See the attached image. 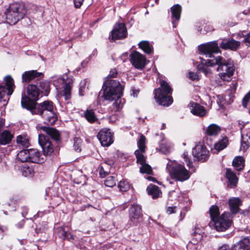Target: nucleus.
I'll return each instance as SVG.
<instances>
[{
  "label": "nucleus",
  "mask_w": 250,
  "mask_h": 250,
  "mask_svg": "<svg viewBox=\"0 0 250 250\" xmlns=\"http://www.w3.org/2000/svg\"><path fill=\"white\" fill-rule=\"evenodd\" d=\"M138 149L135 151V155L137 159V163L140 165L146 163V158L144 153L146 152V138L143 135H141L137 142Z\"/></svg>",
  "instance_id": "8"
},
{
  "label": "nucleus",
  "mask_w": 250,
  "mask_h": 250,
  "mask_svg": "<svg viewBox=\"0 0 250 250\" xmlns=\"http://www.w3.org/2000/svg\"><path fill=\"white\" fill-rule=\"evenodd\" d=\"M182 7L179 4H175L171 7L172 23L174 28L176 27V22L180 18Z\"/></svg>",
  "instance_id": "20"
},
{
  "label": "nucleus",
  "mask_w": 250,
  "mask_h": 250,
  "mask_svg": "<svg viewBox=\"0 0 250 250\" xmlns=\"http://www.w3.org/2000/svg\"><path fill=\"white\" fill-rule=\"evenodd\" d=\"M39 129L42 130L55 141H59L60 138V133L56 129L45 126H39Z\"/></svg>",
  "instance_id": "21"
},
{
  "label": "nucleus",
  "mask_w": 250,
  "mask_h": 250,
  "mask_svg": "<svg viewBox=\"0 0 250 250\" xmlns=\"http://www.w3.org/2000/svg\"><path fill=\"white\" fill-rule=\"evenodd\" d=\"M142 210L141 206L133 204L129 208V222L133 226H136L142 221Z\"/></svg>",
  "instance_id": "7"
},
{
  "label": "nucleus",
  "mask_w": 250,
  "mask_h": 250,
  "mask_svg": "<svg viewBox=\"0 0 250 250\" xmlns=\"http://www.w3.org/2000/svg\"><path fill=\"white\" fill-rule=\"evenodd\" d=\"M160 87L154 91V98L159 104L168 106L172 103L173 100L169 94H171L172 89L168 83L165 81H160Z\"/></svg>",
  "instance_id": "5"
},
{
  "label": "nucleus",
  "mask_w": 250,
  "mask_h": 250,
  "mask_svg": "<svg viewBox=\"0 0 250 250\" xmlns=\"http://www.w3.org/2000/svg\"><path fill=\"white\" fill-rule=\"evenodd\" d=\"M132 91L133 93L132 94L134 97H136L139 92L138 90H136L135 89H132Z\"/></svg>",
  "instance_id": "59"
},
{
  "label": "nucleus",
  "mask_w": 250,
  "mask_h": 250,
  "mask_svg": "<svg viewBox=\"0 0 250 250\" xmlns=\"http://www.w3.org/2000/svg\"><path fill=\"white\" fill-rule=\"evenodd\" d=\"M242 138L241 147L244 150L247 149L250 146V135H247L246 137L242 136Z\"/></svg>",
  "instance_id": "42"
},
{
  "label": "nucleus",
  "mask_w": 250,
  "mask_h": 250,
  "mask_svg": "<svg viewBox=\"0 0 250 250\" xmlns=\"http://www.w3.org/2000/svg\"><path fill=\"white\" fill-rule=\"evenodd\" d=\"M146 190L148 194L152 196L153 199L158 198L161 193L159 187L155 185H149L147 187Z\"/></svg>",
  "instance_id": "30"
},
{
  "label": "nucleus",
  "mask_w": 250,
  "mask_h": 250,
  "mask_svg": "<svg viewBox=\"0 0 250 250\" xmlns=\"http://www.w3.org/2000/svg\"><path fill=\"white\" fill-rule=\"evenodd\" d=\"M83 116L90 123H93L98 120L94 110L91 109L86 110L83 113Z\"/></svg>",
  "instance_id": "31"
},
{
  "label": "nucleus",
  "mask_w": 250,
  "mask_h": 250,
  "mask_svg": "<svg viewBox=\"0 0 250 250\" xmlns=\"http://www.w3.org/2000/svg\"><path fill=\"white\" fill-rule=\"evenodd\" d=\"M84 0H74V3L75 8H80L83 4Z\"/></svg>",
  "instance_id": "52"
},
{
  "label": "nucleus",
  "mask_w": 250,
  "mask_h": 250,
  "mask_svg": "<svg viewBox=\"0 0 250 250\" xmlns=\"http://www.w3.org/2000/svg\"><path fill=\"white\" fill-rule=\"evenodd\" d=\"M26 91L28 96L24 94L22 95V97L25 96L31 101H35V102L38 100L41 93L38 84L31 83L28 84L26 88Z\"/></svg>",
  "instance_id": "15"
},
{
  "label": "nucleus",
  "mask_w": 250,
  "mask_h": 250,
  "mask_svg": "<svg viewBox=\"0 0 250 250\" xmlns=\"http://www.w3.org/2000/svg\"><path fill=\"white\" fill-rule=\"evenodd\" d=\"M104 185L106 187H113L116 185V179L114 176H109L104 181Z\"/></svg>",
  "instance_id": "43"
},
{
  "label": "nucleus",
  "mask_w": 250,
  "mask_h": 250,
  "mask_svg": "<svg viewBox=\"0 0 250 250\" xmlns=\"http://www.w3.org/2000/svg\"><path fill=\"white\" fill-rule=\"evenodd\" d=\"M203 233L202 230L199 227H196L193 232L192 233V236L196 235V234Z\"/></svg>",
  "instance_id": "53"
},
{
  "label": "nucleus",
  "mask_w": 250,
  "mask_h": 250,
  "mask_svg": "<svg viewBox=\"0 0 250 250\" xmlns=\"http://www.w3.org/2000/svg\"><path fill=\"white\" fill-rule=\"evenodd\" d=\"M250 99V91L247 93L245 96L244 97L242 101V104L244 107H247V104L248 102L249 101Z\"/></svg>",
  "instance_id": "49"
},
{
  "label": "nucleus",
  "mask_w": 250,
  "mask_h": 250,
  "mask_svg": "<svg viewBox=\"0 0 250 250\" xmlns=\"http://www.w3.org/2000/svg\"><path fill=\"white\" fill-rule=\"evenodd\" d=\"M192 154L198 161L202 162L206 161L209 157V151L205 146L202 145H197L193 148Z\"/></svg>",
  "instance_id": "13"
},
{
  "label": "nucleus",
  "mask_w": 250,
  "mask_h": 250,
  "mask_svg": "<svg viewBox=\"0 0 250 250\" xmlns=\"http://www.w3.org/2000/svg\"><path fill=\"white\" fill-rule=\"evenodd\" d=\"M17 145L27 147L29 145V138L27 135H19L17 137Z\"/></svg>",
  "instance_id": "36"
},
{
  "label": "nucleus",
  "mask_w": 250,
  "mask_h": 250,
  "mask_svg": "<svg viewBox=\"0 0 250 250\" xmlns=\"http://www.w3.org/2000/svg\"><path fill=\"white\" fill-rule=\"evenodd\" d=\"M209 59V58H208V59L206 61L205 60H204L203 58H200L201 60V64H199L197 66L198 69L199 70H201L203 72H204L207 76L211 73L210 69L208 68L209 66L206 63V62Z\"/></svg>",
  "instance_id": "37"
},
{
  "label": "nucleus",
  "mask_w": 250,
  "mask_h": 250,
  "mask_svg": "<svg viewBox=\"0 0 250 250\" xmlns=\"http://www.w3.org/2000/svg\"><path fill=\"white\" fill-rule=\"evenodd\" d=\"M169 174L172 179L180 182L188 180L190 176V173L185 167L180 164H173L169 171Z\"/></svg>",
  "instance_id": "6"
},
{
  "label": "nucleus",
  "mask_w": 250,
  "mask_h": 250,
  "mask_svg": "<svg viewBox=\"0 0 250 250\" xmlns=\"http://www.w3.org/2000/svg\"><path fill=\"white\" fill-rule=\"evenodd\" d=\"M175 209H176L175 207H169L167 208V212L168 214H170L171 213L175 212Z\"/></svg>",
  "instance_id": "56"
},
{
  "label": "nucleus",
  "mask_w": 250,
  "mask_h": 250,
  "mask_svg": "<svg viewBox=\"0 0 250 250\" xmlns=\"http://www.w3.org/2000/svg\"><path fill=\"white\" fill-rule=\"evenodd\" d=\"M117 74V70L116 69H112L110 71V73L109 74V75H108V77H107V79L106 80V81L104 83V85H103V89H104V83H105L107 81H109V80H112L111 79H110L111 78H114L116 76Z\"/></svg>",
  "instance_id": "46"
},
{
  "label": "nucleus",
  "mask_w": 250,
  "mask_h": 250,
  "mask_svg": "<svg viewBox=\"0 0 250 250\" xmlns=\"http://www.w3.org/2000/svg\"><path fill=\"white\" fill-rule=\"evenodd\" d=\"M183 158L185 159V161L187 162V165L190 167L192 166V163L189 159L187 152H184L183 153Z\"/></svg>",
  "instance_id": "50"
},
{
  "label": "nucleus",
  "mask_w": 250,
  "mask_h": 250,
  "mask_svg": "<svg viewBox=\"0 0 250 250\" xmlns=\"http://www.w3.org/2000/svg\"><path fill=\"white\" fill-rule=\"evenodd\" d=\"M22 175L24 177H31L34 174V170L32 167H29L27 164L23 165L19 169Z\"/></svg>",
  "instance_id": "32"
},
{
  "label": "nucleus",
  "mask_w": 250,
  "mask_h": 250,
  "mask_svg": "<svg viewBox=\"0 0 250 250\" xmlns=\"http://www.w3.org/2000/svg\"><path fill=\"white\" fill-rule=\"evenodd\" d=\"M226 175L230 185L233 187H235L238 181V178L235 174L231 169H227Z\"/></svg>",
  "instance_id": "28"
},
{
  "label": "nucleus",
  "mask_w": 250,
  "mask_h": 250,
  "mask_svg": "<svg viewBox=\"0 0 250 250\" xmlns=\"http://www.w3.org/2000/svg\"><path fill=\"white\" fill-rule=\"evenodd\" d=\"M165 126H166L165 124H163V125H162V128H161V129H164V128H165Z\"/></svg>",
  "instance_id": "63"
},
{
  "label": "nucleus",
  "mask_w": 250,
  "mask_h": 250,
  "mask_svg": "<svg viewBox=\"0 0 250 250\" xmlns=\"http://www.w3.org/2000/svg\"><path fill=\"white\" fill-rule=\"evenodd\" d=\"M241 201L238 198H232L229 200V206L231 211L233 213H236L239 209Z\"/></svg>",
  "instance_id": "25"
},
{
  "label": "nucleus",
  "mask_w": 250,
  "mask_h": 250,
  "mask_svg": "<svg viewBox=\"0 0 250 250\" xmlns=\"http://www.w3.org/2000/svg\"><path fill=\"white\" fill-rule=\"evenodd\" d=\"M42 155L36 149H29L28 153V162L42 163L44 161Z\"/></svg>",
  "instance_id": "17"
},
{
  "label": "nucleus",
  "mask_w": 250,
  "mask_h": 250,
  "mask_svg": "<svg viewBox=\"0 0 250 250\" xmlns=\"http://www.w3.org/2000/svg\"><path fill=\"white\" fill-rule=\"evenodd\" d=\"M38 141L44 155H50L53 152V145L47 137L43 134H39Z\"/></svg>",
  "instance_id": "14"
},
{
  "label": "nucleus",
  "mask_w": 250,
  "mask_h": 250,
  "mask_svg": "<svg viewBox=\"0 0 250 250\" xmlns=\"http://www.w3.org/2000/svg\"><path fill=\"white\" fill-rule=\"evenodd\" d=\"M190 105V112L193 115L199 117H203L206 115V110L203 106L194 102H191Z\"/></svg>",
  "instance_id": "19"
},
{
  "label": "nucleus",
  "mask_w": 250,
  "mask_h": 250,
  "mask_svg": "<svg viewBox=\"0 0 250 250\" xmlns=\"http://www.w3.org/2000/svg\"><path fill=\"white\" fill-rule=\"evenodd\" d=\"M232 250H244V248L242 246L241 241H239L236 244L232 247Z\"/></svg>",
  "instance_id": "48"
},
{
  "label": "nucleus",
  "mask_w": 250,
  "mask_h": 250,
  "mask_svg": "<svg viewBox=\"0 0 250 250\" xmlns=\"http://www.w3.org/2000/svg\"><path fill=\"white\" fill-rule=\"evenodd\" d=\"M80 92V95H81V96H83V94L82 93V87H81L80 88V92Z\"/></svg>",
  "instance_id": "62"
},
{
  "label": "nucleus",
  "mask_w": 250,
  "mask_h": 250,
  "mask_svg": "<svg viewBox=\"0 0 250 250\" xmlns=\"http://www.w3.org/2000/svg\"><path fill=\"white\" fill-rule=\"evenodd\" d=\"M12 10V5H10L9 8L5 11V14L6 15L7 22L10 24L15 25L16 24V17L15 15H14L13 17L12 16L11 12H13L14 14L15 13L14 11Z\"/></svg>",
  "instance_id": "34"
},
{
  "label": "nucleus",
  "mask_w": 250,
  "mask_h": 250,
  "mask_svg": "<svg viewBox=\"0 0 250 250\" xmlns=\"http://www.w3.org/2000/svg\"><path fill=\"white\" fill-rule=\"evenodd\" d=\"M244 33H245V31H242L237 34L238 37L239 38H241L242 37H245V39L244 40V42L247 43L249 44H250V32L247 35H245Z\"/></svg>",
  "instance_id": "45"
},
{
  "label": "nucleus",
  "mask_w": 250,
  "mask_h": 250,
  "mask_svg": "<svg viewBox=\"0 0 250 250\" xmlns=\"http://www.w3.org/2000/svg\"><path fill=\"white\" fill-rule=\"evenodd\" d=\"M41 94L47 96L50 90V83L47 81H41L38 84Z\"/></svg>",
  "instance_id": "24"
},
{
  "label": "nucleus",
  "mask_w": 250,
  "mask_h": 250,
  "mask_svg": "<svg viewBox=\"0 0 250 250\" xmlns=\"http://www.w3.org/2000/svg\"><path fill=\"white\" fill-rule=\"evenodd\" d=\"M5 87L3 85H0V100L5 97L11 95L14 91V81L10 75L4 78Z\"/></svg>",
  "instance_id": "9"
},
{
  "label": "nucleus",
  "mask_w": 250,
  "mask_h": 250,
  "mask_svg": "<svg viewBox=\"0 0 250 250\" xmlns=\"http://www.w3.org/2000/svg\"><path fill=\"white\" fill-rule=\"evenodd\" d=\"M43 74L42 73L32 70L24 72L22 75V80L23 82L29 83L33 80H38L43 78Z\"/></svg>",
  "instance_id": "16"
},
{
  "label": "nucleus",
  "mask_w": 250,
  "mask_h": 250,
  "mask_svg": "<svg viewBox=\"0 0 250 250\" xmlns=\"http://www.w3.org/2000/svg\"><path fill=\"white\" fill-rule=\"evenodd\" d=\"M72 82V79H69L68 83L64 85L63 96L65 100H68L70 98L71 84Z\"/></svg>",
  "instance_id": "38"
},
{
  "label": "nucleus",
  "mask_w": 250,
  "mask_h": 250,
  "mask_svg": "<svg viewBox=\"0 0 250 250\" xmlns=\"http://www.w3.org/2000/svg\"><path fill=\"white\" fill-rule=\"evenodd\" d=\"M138 45L141 49L147 54H151L153 52V45L148 41H142L139 43Z\"/></svg>",
  "instance_id": "26"
},
{
  "label": "nucleus",
  "mask_w": 250,
  "mask_h": 250,
  "mask_svg": "<svg viewBox=\"0 0 250 250\" xmlns=\"http://www.w3.org/2000/svg\"><path fill=\"white\" fill-rule=\"evenodd\" d=\"M232 166L238 171L242 170L245 166V160L241 156L235 157L232 162Z\"/></svg>",
  "instance_id": "29"
},
{
  "label": "nucleus",
  "mask_w": 250,
  "mask_h": 250,
  "mask_svg": "<svg viewBox=\"0 0 250 250\" xmlns=\"http://www.w3.org/2000/svg\"><path fill=\"white\" fill-rule=\"evenodd\" d=\"M130 60L132 65L138 69H143L146 64V57L136 51L131 53Z\"/></svg>",
  "instance_id": "10"
},
{
  "label": "nucleus",
  "mask_w": 250,
  "mask_h": 250,
  "mask_svg": "<svg viewBox=\"0 0 250 250\" xmlns=\"http://www.w3.org/2000/svg\"><path fill=\"white\" fill-rule=\"evenodd\" d=\"M198 49L202 54L209 58L206 62L208 66L218 65L217 71L222 80L228 82L230 80L234 71L233 64L222 57H215L212 55L220 50L216 41L201 44L198 46Z\"/></svg>",
  "instance_id": "1"
},
{
  "label": "nucleus",
  "mask_w": 250,
  "mask_h": 250,
  "mask_svg": "<svg viewBox=\"0 0 250 250\" xmlns=\"http://www.w3.org/2000/svg\"><path fill=\"white\" fill-rule=\"evenodd\" d=\"M62 239H67L68 240H70V239H74V236L73 235L69 233H68L66 231L64 230L62 231Z\"/></svg>",
  "instance_id": "47"
},
{
  "label": "nucleus",
  "mask_w": 250,
  "mask_h": 250,
  "mask_svg": "<svg viewBox=\"0 0 250 250\" xmlns=\"http://www.w3.org/2000/svg\"><path fill=\"white\" fill-rule=\"evenodd\" d=\"M112 40H121L126 37L127 30L125 24L123 23H116L111 32Z\"/></svg>",
  "instance_id": "12"
},
{
  "label": "nucleus",
  "mask_w": 250,
  "mask_h": 250,
  "mask_svg": "<svg viewBox=\"0 0 250 250\" xmlns=\"http://www.w3.org/2000/svg\"><path fill=\"white\" fill-rule=\"evenodd\" d=\"M22 211L21 214L23 217H25L28 212V208L25 207H23L22 208Z\"/></svg>",
  "instance_id": "57"
},
{
  "label": "nucleus",
  "mask_w": 250,
  "mask_h": 250,
  "mask_svg": "<svg viewBox=\"0 0 250 250\" xmlns=\"http://www.w3.org/2000/svg\"><path fill=\"white\" fill-rule=\"evenodd\" d=\"M220 47L224 49H230L231 50H236L240 45V42L235 41L233 39L228 40H223L220 44Z\"/></svg>",
  "instance_id": "18"
},
{
  "label": "nucleus",
  "mask_w": 250,
  "mask_h": 250,
  "mask_svg": "<svg viewBox=\"0 0 250 250\" xmlns=\"http://www.w3.org/2000/svg\"><path fill=\"white\" fill-rule=\"evenodd\" d=\"M21 104L23 108L29 110L32 114L41 116L45 124L51 125L57 120L55 106L50 101L47 100L38 104L24 96L21 98Z\"/></svg>",
  "instance_id": "2"
},
{
  "label": "nucleus",
  "mask_w": 250,
  "mask_h": 250,
  "mask_svg": "<svg viewBox=\"0 0 250 250\" xmlns=\"http://www.w3.org/2000/svg\"><path fill=\"white\" fill-rule=\"evenodd\" d=\"M13 135L8 130H4L0 134V145H5L9 144Z\"/></svg>",
  "instance_id": "23"
},
{
  "label": "nucleus",
  "mask_w": 250,
  "mask_h": 250,
  "mask_svg": "<svg viewBox=\"0 0 250 250\" xmlns=\"http://www.w3.org/2000/svg\"><path fill=\"white\" fill-rule=\"evenodd\" d=\"M108 172L107 171H105L104 170V167L102 166L100 170V175L101 177H104L106 175H107Z\"/></svg>",
  "instance_id": "54"
},
{
  "label": "nucleus",
  "mask_w": 250,
  "mask_h": 250,
  "mask_svg": "<svg viewBox=\"0 0 250 250\" xmlns=\"http://www.w3.org/2000/svg\"><path fill=\"white\" fill-rule=\"evenodd\" d=\"M175 192V191H174V190H173V191H170V194H172V193H173V192Z\"/></svg>",
  "instance_id": "64"
},
{
  "label": "nucleus",
  "mask_w": 250,
  "mask_h": 250,
  "mask_svg": "<svg viewBox=\"0 0 250 250\" xmlns=\"http://www.w3.org/2000/svg\"><path fill=\"white\" fill-rule=\"evenodd\" d=\"M141 167L140 168V171L142 173H146L150 174L152 173V170L151 167L146 164V163L141 165Z\"/></svg>",
  "instance_id": "41"
},
{
  "label": "nucleus",
  "mask_w": 250,
  "mask_h": 250,
  "mask_svg": "<svg viewBox=\"0 0 250 250\" xmlns=\"http://www.w3.org/2000/svg\"><path fill=\"white\" fill-rule=\"evenodd\" d=\"M209 213L217 231H225L230 226L231 221L229 218V214L224 212L219 216V209L217 206L213 205L210 207Z\"/></svg>",
  "instance_id": "4"
},
{
  "label": "nucleus",
  "mask_w": 250,
  "mask_h": 250,
  "mask_svg": "<svg viewBox=\"0 0 250 250\" xmlns=\"http://www.w3.org/2000/svg\"><path fill=\"white\" fill-rule=\"evenodd\" d=\"M228 144V139L227 137H224L214 144V148L217 152H219L226 148Z\"/></svg>",
  "instance_id": "33"
},
{
  "label": "nucleus",
  "mask_w": 250,
  "mask_h": 250,
  "mask_svg": "<svg viewBox=\"0 0 250 250\" xmlns=\"http://www.w3.org/2000/svg\"><path fill=\"white\" fill-rule=\"evenodd\" d=\"M29 149H23L20 151L17 156L18 159L22 162H26L28 161Z\"/></svg>",
  "instance_id": "39"
},
{
  "label": "nucleus",
  "mask_w": 250,
  "mask_h": 250,
  "mask_svg": "<svg viewBox=\"0 0 250 250\" xmlns=\"http://www.w3.org/2000/svg\"><path fill=\"white\" fill-rule=\"evenodd\" d=\"M203 233H201V234H196V235H194L193 236L194 237V238L197 241H200L202 239V237H203Z\"/></svg>",
  "instance_id": "58"
},
{
  "label": "nucleus",
  "mask_w": 250,
  "mask_h": 250,
  "mask_svg": "<svg viewBox=\"0 0 250 250\" xmlns=\"http://www.w3.org/2000/svg\"><path fill=\"white\" fill-rule=\"evenodd\" d=\"M27 13V9L23 3H21L17 6V22L22 19Z\"/></svg>",
  "instance_id": "27"
},
{
  "label": "nucleus",
  "mask_w": 250,
  "mask_h": 250,
  "mask_svg": "<svg viewBox=\"0 0 250 250\" xmlns=\"http://www.w3.org/2000/svg\"><path fill=\"white\" fill-rule=\"evenodd\" d=\"M97 137L101 145L104 146H109L114 141L113 134L107 128L101 130L97 135Z\"/></svg>",
  "instance_id": "11"
},
{
  "label": "nucleus",
  "mask_w": 250,
  "mask_h": 250,
  "mask_svg": "<svg viewBox=\"0 0 250 250\" xmlns=\"http://www.w3.org/2000/svg\"><path fill=\"white\" fill-rule=\"evenodd\" d=\"M188 77L192 80H196L199 79V76L197 73L192 72H189Z\"/></svg>",
  "instance_id": "51"
},
{
  "label": "nucleus",
  "mask_w": 250,
  "mask_h": 250,
  "mask_svg": "<svg viewBox=\"0 0 250 250\" xmlns=\"http://www.w3.org/2000/svg\"><path fill=\"white\" fill-rule=\"evenodd\" d=\"M147 179L149 181H154V180H155V178L154 177H151V176H148L147 177Z\"/></svg>",
  "instance_id": "61"
},
{
  "label": "nucleus",
  "mask_w": 250,
  "mask_h": 250,
  "mask_svg": "<svg viewBox=\"0 0 250 250\" xmlns=\"http://www.w3.org/2000/svg\"><path fill=\"white\" fill-rule=\"evenodd\" d=\"M220 127L215 124L210 125L207 128L206 133L209 136H216L220 132Z\"/></svg>",
  "instance_id": "35"
},
{
  "label": "nucleus",
  "mask_w": 250,
  "mask_h": 250,
  "mask_svg": "<svg viewBox=\"0 0 250 250\" xmlns=\"http://www.w3.org/2000/svg\"><path fill=\"white\" fill-rule=\"evenodd\" d=\"M218 250H232V247L230 248L228 245L223 244L220 246Z\"/></svg>",
  "instance_id": "55"
},
{
  "label": "nucleus",
  "mask_w": 250,
  "mask_h": 250,
  "mask_svg": "<svg viewBox=\"0 0 250 250\" xmlns=\"http://www.w3.org/2000/svg\"><path fill=\"white\" fill-rule=\"evenodd\" d=\"M69 79H72V78H69L67 75L65 74L61 76H53L51 77V80L53 82L54 85L57 88L63 84H65L68 83Z\"/></svg>",
  "instance_id": "22"
},
{
  "label": "nucleus",
  "mask_w": 250,
  "mask_h": 250,
  "mask_svg": "<svg viewBox=\"0 0 250 250\" xmlns=\"http://www.w3.org/2000/svg\"><path fill=\"white\" fill-rule=\"evenodd\" d=\"M103 96L106 100L115 101L110 108L113 112L120 111L123 107L124 102L121 98L122 95L123 87L119 81L109 80L104 83Z\"/></svg>",
  "instance_id": "3"
},
{
  "label": "nucleus",
  "mask_w": 250,
  "mask_h": 250,
  "mask_svg": "<svg viewBox=\"0 0 250 250\" xmlns=\"http://www.w3.org/2000/svg\"><path fill=\"white\" fill-rule=\"evenodd\" d=\"M76 142L75 143L74 146V148L76 151H80L81 150L80 146L78 145V144H76Z\"/></svg>",
  "instance_id": "60"
},
{
  "label": "nucleus",
  "mask_w": 250,
  "mask_h": 250,
  "mask_svg": "<svg viewBox=\"0 0 250 250\" xmlns=\"http://www.w3.org/2000/svg\"><path fill=\"white\" fill-rule=\"evenodd\" d=\"M244 250H250V239L248 237L244 238L240 240Z\"/></svg>",
  "instance_id": "44"
},
{
  "label": "nucleus",
  "mask_w": 250,
  "mask_h": 250,
  "mask_svg": "<svg viewBox=\"0 0 250 250\" xmlns=\"http://www.w3.org/2000/svg\"><path fill=\"white\" fill-rule=\"evenodd\" d=\"M118 187L121 191L125 192L129 189L130 185L127 181L124 180L119 182Z\"/></svg>",
  "instance_id": "40"
}]
</instances>
